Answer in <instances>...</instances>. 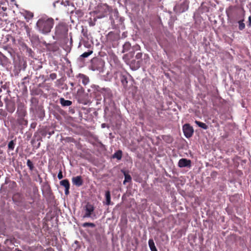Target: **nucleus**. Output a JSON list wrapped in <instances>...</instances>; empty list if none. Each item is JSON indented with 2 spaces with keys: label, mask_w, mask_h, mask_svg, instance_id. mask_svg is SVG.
Returning <instances> with one entry per match:
<instances>
[{
  "label": "nucleus",
  "mask_w": 251,
  "mask_h": 251,
  "mask_svg": "<svg viewBox=\"0 0 251 251\" xmlns=\"http://www.w3.org/2000/svg\"><path fill=\"white\" fill-rule=\"evenodd\" d=\"M16 145V139L10 141L8 144V151H13Z\"/></svg>",
  "instance_id": "4be33fe9"
},
{
  "label": "nucleus",
  "mask_w": 251,
  "mask_h": 251,
  "mask_svg": "<svg viewBox=\"0 0 251 251\" xmlns=\"http://www.w3.org/2000/svg\"><path fill=\"white\" fill-rule=\"evenodd\" d=\"M104 66V62L101 59H96L93 60L92 69L93 71H100Z\"/></svg>",
  "instance_id": "39448f33"
},
{
  "label": "nucleus",
  "mask_w": 251,
  "mask_h": 251,
  "mask_svg": "<svg viewBox=\"0 0 251 251\" xmlns=\"http://www.w3.org/2000/svg\"><path fill=\"white\" fill-rule=\"evenodd\" d=\"M188 2L185 0L180 4H176L174 8L175 12L176 13H181L188 10Z\"/></svg>",
  "instance_id": "20e7f679"
},
{
  "label": "nucleus",
  "mask_w": 251,
  "mask_h": 251,
  "mask_svg": "<svg viewBox=\"0 0 251 251\" xmlns=\"http://www.w3.org/2000/svg\"><path fill=\"white\" fill-rule=\"evenodd\" d=\"M178 166L180 168H190L191 166V161L186 158H181L178 161Z\"/></svg>",
  "instance_id": "9d476101"
},
{
  "label": "nucleus",
  "mask_w": 251,
  "mask_h": 251,
  "mask_svg": "<svg viewBox=\"0 0 251 251\" xmlns=\"http://www.w3.org/2000/svg\"><path fill=\"white\" fill-rule=\"evenodd\" d=\"M50 77L52 80H54L56 78L57 75L55 73H51L50 75Z\"/></svg>",
  "instance_id": "2f4dec72"
},
{
  "label": "nucleus",
  "mask_w": 251,
  "mask_h": 251,
  "mask_svg": "<svg viewBox=\"0 0 251 251\" xmlns=\"http://www.w3.org/2000/svg\"><path fill=\"white\" fill-rule=\"evenodd\" d=\"M42 135L45 136L46 135V133H42Z\"/></svg>",
  "instance_id": "c03bdc74"
},
{
  "label": "nucleus",
  "mask_w": 251,
  "mask_h": 251,
  "mask_svg": "<svg viewBox=\"0 0 251 251\" xmlns=\"http://www.w3.org/2000/svg\"><path fill=\"white\" fill-rule=\"evenodd\" d=\"M15 251H22V250H19V249H18V248H17V249H15Z\"/></svg>",
  "instance_id": "37998d69"
},
{
  "label": "nucleus",
  "mask_w": 251,
  "mask_h": 251,
  "mask_svg": "<svg viewBox=\"0 0 251 251\" xmlns=\"http://www.w3.org/2000/svg\"><path fill=\"white\" fill-rule=\"evenodd\" d=\"M77 77L79 79V81H81L82 83L84 85H86V84H87L88 83V82H89V77L83 74H79L77 75Z\"/></svg>",
  "instance_id": "ddd939ff"
},
{
  "label": "nucleus",
  "mask_w": 251,
  "mask_h": 251,
  "mask_svg": "<svg viewBox=\"0 0 251 251\" xmlns=\"http://www.w3.org/2000/svg\"><path fill=\"white\" fill-rule=\"evenodd\" d=\"M248 26L251 27V16L249 17Z\"/></svg>",
  "instance_id": "f704fd0d"
},
{
  "label": "nucleus",
  "mask_w": 251,
  "mask_h": 251,
  "mask_svg": "<svg viewBox=\"0 0 251 251\" xmlns=\"http://www.w3.org/2000/svg\"><path fill=\"white\" fill-rule=\"evenodd\" d=\"M239 29L240 30H243L245 27V24L244 23V20H241L238 21Z\"/></svg>",
  "instance_id": "a878e982"
},
{
  "label": "nucleus",
  "mask_w": 251,
  "mask_h": 251,
  "mask_svg": "<svg viewBox=\"0 0 251 251\" xmlns=\"http://www.w3.org/2000/svg\"><path fill=\"white\" fill-rule=\"evenodd\" d=\"M120 79H121V83H122V85H123L125 89H126L127 88V83H128L127 77L126 75H122L121 76Z\"/></svg>",
  "instance_id": "f3484780"
},
{
  "label": "nucleus",
  "mask_w": 251,
  "mask_h": 251,
  "mask_svg": "<svg viewBox=\"0 0 251 251\" xmlns=\"http://www.w3.org/2000/svg\"><path fill=\"white\" fill-rule=\"evenodd\" d=\"M5 102L6 109L8 112L12 113L15 110V101L11 99L6 98L4 100Z\"/></svg>",
  "instance_id": "0eeeda50"
},
{
  "label": "nucleus",
  "mask_w": 251,
  "mask_h": 251,
  "mask_svg": "<svg viewBox=\"0 0 251 251\" xmlns=\"http://www.w3.org/2000/svg\"><path fill=\"white\" fill-rule=\"evenodd\" d=\"M195 123L200 127L204 129H207L208 128V126L206 125L205 123H202L201 122L196 120Z\"/></svg>",
  "instance_id": "b1692460"
},
{
  "label": "nucleus",
  "mask_w": 251,
  "mask_h": 251,
  "mask_svg": "<svg viewBox=\"0 0 251 251\" xmlns=\"http://www.w3.org/2000/svg\"><path fill=\"white\" fill-rule=\"evenodd\" d=\"M131 44L129 42H126L125 43L123 47V52H127L131 48Z\"/></svg>",
  "instance_id": "6ab92c4d"
},
{
  "label": "nucleus",
  "mask_w": 251,
  "mask_h": 251,
  "mask_svg": "<svg viewBox=\"0 0 251 251\" xmlns=\"http://www.w3.org/2000/svg\"><path fill=\"white\" fill-rule=\"evenodd\" d=\"M142 53L141 52L137 53V54L135 56L136 59L138 60L137 61L138 63H139L140 62L142 61Z\"/></svg>",
  "instance_id": "c756f323"
},
{
  "label": "nucleus",
  "mask_w": 251,
  "mask_h": 251,
  "mask_svg": "<svg viewBox=\"0 0 251 251\" xmlns=\"http://www.w3.org/2000/svg\"><path fill=\"white\" fill-rule=\"evenodd\" d=\"M69 84L71 85V86L73 87L74 86V83L73 82H70Z\"/></svg>",
  "instance_id": "58836bf2"
},
{
  "label": "nucleus",
  "mask_w": 251,
  "mask_h": 251,
  "mask_svg": "<svg viewBox=\"0 0 251 251\" xmlns=\"http://www.w3.org/2000/svg\"><path fill=\"white\" fill-rule=\"evenodd\" d=\"M69 189H70V187L65 188V194L66 195H68L69 193Z\"/></svg>",
  "instance_id": "c9c22d12"
},
{
  "label": "nucleus",
  "mask_w": 251,
  "mask_h": 251,
  "mask_svg": "<svg viewBox=\"0 0 251 251\" xmlns=\"http://www.w3.org/2000/svg\"><path fill=\"white\" fill-rule=\"evenodd\" d=\"M85 210V214L83 216V218H89L93 214L95 207L93 204L87 202L84 207Z\"/></svg>",
  "instance_id": "423d86ee"
},
{
  "label": "nucleus",
  "mask_w": 251,
  "mask_h": 251,
  "mask_svg": "<svg viewBox=\"0 0 251 251\" xmlns=\"http://www.w3.org/2000/svg\"><path fill=\"white\" fill-rule=\"evenodd\" d=\"M105 204L107 205H109L111 204V195H110V192L109 191H106L105 192Z\"/></svg>",
  "instance_id": "dca6fc26"
},
{
  "label": "nucleus",
  "mask_w": 251,
  "mask_h": 251,
  "mask_svg": "<svg viewBox=\"0 0 251 251\" xmlns=\"http://www.w3.org/2000/svg\"><path fill=\"white\" fill-rule=\"evenodd\" d=\"M57 177L59 179H61L63 177V176L62 175V172L61 170H60V171L58 174Z\"/></svg>",
  "instance_id": "473e14b6"
},
{
  "label": "nucleus",
  "mask_w": 251,
  "mask_h": 251,
  "mask_svg": "<svg viewBox=\"0 0 251 251\" xmlns=\"http://www.w3.org/2000/svg\"><path fill=\"white\" fill-rule=\"evenodd\" d=\"M112 25H113V28H117L116 26L115 25H114V23H112Z\"/></svg>",
  "instance_id": "a19ab883"
},
{
  "label": "nucleus",
  "mask_w": 251,
  "mask_h": 251,
  "mask_svg": "<svg viewBox=\"0 0 251 251\" xmlns=\"http://www.w3.org/2000/svg\"><path fill=\"white\" fill-rule=\"evenodd\" d=\"M82 226L84 227L90 226L91 227H95V225L94 223H84L82 225Z\"/></svg>",
  "instance_id": "cd10ccee"
},
{
  "label": "nucleus",
  "mask_w": 251,
  "mask_h": 251,
  "mask_svg": "<svg viewBox=\"0 0 251 251\" xmlns=\"http://www.w3.org/2000/svg\"><path fill=\"white\" fill-rule=\"evenodd\" d=\"M133 48L134 50H138L140 48V47L139 45L134 46L133 47Z\"/></svg>",
  "instance_id": "e433bc0d"
},
{
  "label": "nucleus",
  "mask_w": 251,
  "mask_h": 251,
  "mask_svg": "<svg viewBox=\"0 0 251 251\" xmlns=\"http://www.w3.org/2000/svg\"><path fill=\"white\" fill-rule=\"evenodd\" d=\"M84 91L83 89L82 88H80V89H79L78 90H77V93H83Z\"/></svg>",
  "instance_id": "4c0bfd02"
},
{
  "label": "nucleus",
  "mask_w": 251,
  "mask_h": 251,
  "mask_svg": "<svg viewBox=\"0 0 251 251\" xmlns=\"http://www.w3.org/2000/svg\"><path fill=\"white\" fill-rule=\"evenodd\" d=\"M25 117H18V122L20 125L26 126L27 125V121L25 120Z\"/></svg>",
  "instance_id": "aec40b11"
},
{
  "label": "nucleus",
  "mask_w": 251,
  "mask_h": 251,
  "mask_svg": "<svg viewBox=\"0 0 251 251\" xmlns=\"http://www.w3.org/2000/svg\"><path fill=\"white\" fill-rule=\"evenodd\" d=\"M93 53V50H89L87 52H85L81 55V56L83 58H86L88 57L90 55H91Z\"/></svg>",
  "instance_id": "c85d7f7f"
},
{
  "label": "nucleus",
  "mask_w": 251,
  "mask_h": 251,
  "mask_svg": "<svg viewBox=\"0 0 251 251\" xmlns=\"http://www.w3.org/2000/svg\"><path fill=\"white\" fill-rule=\"evenodd\" d=\"M9 63V59L0 51V64L3 66H5Z\"/></svg>",
  "instance_id": "f8f14e48"
},
{
  "label": "nucleus",
  "mask_w": 251,
  "mask_h": 251,
  "mask_svg": "<svg viewBox=\"0 0 251 251\" xmlns=\"http://www.w3.org/2000/svg\"><path fill=\"white\" fill-rule=\"evenodd\" d=\"M59 100L62 106H69L72 104V102L71 100H66L63 98H60Z\"/></svg>",
  "instance_id": "2eb2a0df"
},
{
  "label": "nucleus",
  "mask_w": 251,
  "mask_h": 251,
  "mask_svg": "<svg viewBox=\"0 0 251 251\" xmlns=\"http://www.w3.org/2000/svg\"><path fill=\"white\" fill-rule=\"evenodd\" d=\"M72 182L74 185L77 187H80L83 184V180L81 176H79L73 177L72 178Z\"/></svg>",
  "instance_id": "9b49d317"
},
{
  "label": "nucleus",
  "mask_w": 251,
  "mask_h": 251,
  "mask_svg": "<svg viewBox=\"0 0 251 251\" xmlns=\"http://www.w3.org/2000/svg\"><path fill=\"white\" fill-rule=\"evenodd\" d=\"M53 25L54 20L52 18L47 17L40 18L36 23L37 29L40 32L44 34L50 33Z\"/></svg>",
  "instance_id": "f257e3e1"
},
{
  "label": "nucleus",
  "mask_w": 251,
  "mask_h": 251,
  "mask_svg": "<svg viewBox=\"0 0 251 251\" xmlns=\"http://www.w3.org/2000/svg\"><path fill=\"white\" fill-rule=\"evenodd\" d=\"M89 25H91V26H93V25H95V24H94V23H90Z\"/></svg>",
  "instance_id": "79ce46f5"
},
{
  "label": "nucleus",
  "mask_w": 251,
  "mask_h": 251,
  "mask_svg": "<svg viewBox=\"0 0 251 251\" xmlns=\"http://www.w3.org/2000/svg\"><path fill=\"white\" fill-rule=\"evenodd\" d=\"M17 113L18 117H25L26 115V107L24 104L20 103L18 104Z\"/></svg>",
  "instance_id": "1a4fd4ad"
},
{
  "label": "nucleus",
  "mask_w": 251,
  "mask_h": 251,
  "mask_svg": "<svg viewBox=\"0 0 251 251\" xmlns=\"http://www.w3.org/2000/svg\"><path fill=\"white\" fill-rule=\"evenodd\" d=\"M3 49L5 50H7L8 53H10V55H11V49L8 48L7 46H4L3 47Z\"/></svg>",
  "instance_id": "72a5a7b5"
},
{
  "label": "nucleus",
  "mask_w": 251,
  "mask_h": 251,
  "mask_svg": "<svg viewBox=\"0 0 251 251\" xmlns=\"http://www.w3.org/2000/svg\"><path fill=\"white\" fill-rule=\"evenodd\" d=\"M61 186H64L65 188L70 187V183L68 179H64L60 182Z\"/></svg>",
  "instance_id": "393cba45"
},
{
  "label": "nucleus",
  "mask_w": 251,
  "mask_h": 251,
  "mask_svg": "<svg viewBox=\"0 0 251 251\" xmlns=\"http://www.w3.org/2000/svg\"><path fill=\"white\" fill-rule=\"evenodd\" d=\"M125 176L124 184H125L126 182H129L131 180V177L129 175H125Z\"/></svg>",
  "instance_id": "7c9ffc66"
},
{
  "label": "nucleus",
  "mask_w": 251,
  "mask_h": 251,
  "mask_svg": "<svg viewBox=\"0 0 251 251\" xmlns=\"http://www.w3.org/2000/svg\"><path fill=\"white\" fill-rule=\"evenodd\" d=\"M149 246L151 251H157V250L155 246L154 241L152 239H149Z\"/></svg>",
  "instance_id": "a211bd4d"
},
{
  "label": "nucleus",
  "mask_w": 251,
  "mask_h": 251,
  "mask_svg": "<svg viewBox=\"0 0 251 251\" xmlns=\"http://www.w3.org/2000/svg\"><path fill=\"white\" fill-rule=\"evenodd\" d=\"M2 153V151L1 150H0V154Z\"/></svg>",
  "instance_id": "a18cd8bd"
},
{
  "label": "nucleus",
  "mask_w": 251,
  "mask_h": 251,
  "mask_svg": "<svg viewBox=\"0 0 251 251\" xmlns=\"http://www.w3.org/2000/svg\"><path fill=\"white\" fill-rule=\"evenodd\" d=\"M68 27L63 23H59L55 28V36L56 39L65 37L68 34Z\"/></svg>",
  "instance_id": "f03ea898"
},
{
  "label": "nucleus",
  "mask_w": 251,
  "mask_h": 251,
  "mask_svg": "<svg viewBox=\"0 0 251 251\" xmlns=\"http://www.w3.org/2000/svg\"><path fill=\"white\" fill-rule=\"evenodd\" d=\"M238 13L237 9L235 8H233L232 7H230L229 8L228 10L226 11V14L228 17L230 18H234V14H237Z\"/></svg>",
  "instance_id": "4468645a"
},
{
  "label": "nucleus",
  "mask_w": 251,
  "mask_h": 251,
  "mask_svg": "<svg viewBox=\"0 0 251 251\" xmlns=\"http://www.w3.org/2000/svg\"><path fill=\"white\" fill-rule=\"evenodd\" d=\"M24 17L25 19L27 20V21H28V20L33 18V13L30 11H26L24 13Z\"/></svg>",
  "instance_id": "412c9836"
},
{
  "label": "nucleus",
  "mask_w": 251,
  "mask_h": 251,
  "mask_svg": "<svg viewBox=\"0 0 251 251\" xmlns=\"http://www.w3.org/2000/svg\"><path fill=\"white\" fill-rule=\"evenodd\" d=\"M111 8L106 3L99 4L96 9V12L99 14L98 18L104 17L111 11Z\"/></svg>",
  "instance_id": "7ed1b4c3"
},
{
  "label": "nucleus",
  "mask_w": 251,
  "mask_h": 251,
  "mask_svg": "<svg viewBox=\"0 0 251 251\" xmlns=\"http://www.w3.org/2000/svg\"><path fill=\"white\" fill-rule=\"evenodd\" d=\"M48 133H49V134L50 135H51L52 134H53L54 133V131H51V132H49Z\"/></svg>",
  "instance_id": "ea45409f"
},
{
  "label": "nucleus",
  "mask_w": 251,
  "mask_h": 251,
  "mask_svg": "<svg viewBox=\"0 0 251 251\" xmlns=\"http://www.w3.org/2000/svg\"><path fill=\"white\" fill-rule=\"evenodd\" d=\"M183 131L185 136L186 138H189L193 135L194 129L192 126H191L189 124H186L183 126Z\"/></svg>",
  "instance_id": "6e6552de"
},
{
  "label": "nucleus",
  "mask_w": 251,
  "mask_h": 251,
  "mask_svg": "<svg viewBox=\"0 0 251 251\" xmlns=\"http://www.w3.org/2000/svg\"><path fill=\"white\" fill-rule=\"evenodd\" d=\"M26 165L30 171L33 170L34 168V165L30 159L27 160Z\"/></svg>",
  "instance_id": "bb28decb"
},
{
  "label": "nucleus",
  "mask_w": 251,
  "mask_h": 251,
  "mask_svg": "<svg viewBox=\"0 0 251 251\" xmlns=\"http://www.w3.org/2000/svg\"><path fill=\"white\" fill-rule=\"evenodd\" d=\"M113 157L117 158L118 160L121 159L122 157V151L121 150H119L113 155Z\"/></svg>",
  "instance_id": "5701e85b"
}]
</instances>
